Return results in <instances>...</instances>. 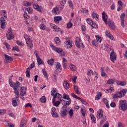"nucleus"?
<instances>
[{
  "label": "nucleus",
  "instance_id": "f257e3e1",
  "mask_svg": "<svg viewBox=\"0 0 127 127\" xmlns=\"http://www.w3.org/2000/svg\"><path fill=\"white\" fill-rule=\"evenodd\" d=\"M9 84L10 87L14 88V92L16 97H14V98L18 99L20 96L19 91H18V88L20 87V86H19L20 85V82L16 81V83H14L12 82V80H11V79L9 78Z\"/></svg>",
  "mask_w": 127,
  "mask_h": 127
},
{
  "label": "nucleus",
  "instance_id": "f03ea898",
  "mask_svg": "<svg viewBox=\"0 0 127 127\" xmlns=\"http://www.w3.org/2000/svg\"><path fill=\"white\" fill-rule=\"evenodd\" d=\"M119 105L121 108L122 111L127 110V103L126 100H120L119 102Z\"/></svg>",
  "mask_w": 127,
  "mask_h": 127
},
{
  "label": "nucleus",
  "instance_id": "7ed1b4c3",
  "mask_svg": "<svg viewBox=\"0 0 127 127\" xmlns=\"http://www.w3.org/2000/svg\"><path fill=\"white\" fill-rule=\"evenodd\" d=\"M52 47L54 51H56V52H57V53L61 54V56H64V55H65V53H64V51H63V49L60 48H57L55 46H52Z\"/></svg>",
  "mask_w": 127,
  "mask_h": 127
},
{
  "label": "nucleus",
  "instance_id": "20e7f679",
  "mask_svg": "<svg viewBox=\"0 0 127 127\" xmlns=\"http://www.w3.org/2000/svg\"><path fill=\"white\" fill-rule=\"evenodd\" d=\"M63 98V96L61 95L60 93H58L55 95H54V97L52 100L53 104H54L55 103V101H56V98L59 99V100H60V102H64V103H65V100L64 99H61Z\"/></svg>",
  "mask_w": 127,
  "mask_h": 127
},
{
  "label": "nucleus",
  "instance_id": "39448f33",
  "mask_svg": "<svg viewBox=\"0 0 127 127\" xmlns=\"http://www.w3.org/2000/svg\"><path fill=\"white\" fill-rule=\"evenodd\" d=\"M11 28H9L6 33V37L8 40H11L14 38V36L12 34V31H11Z\"/></svg>",
  "mask_w": 127,
  "mask_h": 127
},
{
  "label": "nucleus",
  "instance_id": "423d86ee",
  "mask_svg": "<svg viewBox=\"0 0 127 127\" xmlns=\"http://www.w3.org/2000/svg\"><path fill=\"white\" fill-rule=\"evenodd\" d=\"M127 89H123L120 92H117L116 94L118 95V97L119 98H122L123 97H125L126 96V94H127Z\"/></svg>",
  "mask_w": 127,
  "mask_h": 127
},
{
  "label": "nucleus",
  "instance_id": "0eeeda50",
  "mask_svg": "<svg viewBox=\"0 0 127 127\" xmlns=\"http://www.w3.org/2000/svg\"><path fill=\"white\" fill-rule=\"evenodd\" d=\"M4 55L5 56V63H10V62H12V61H13V59H12V57H10L6 54H4Z\"/></svg>",
  "mask_w": 127,
  "mask_h": 127
},
{
  "label": "nucleus",
  "instance_id": "6e6552de",
  "mask_svg": "<svg viewBox=\"0 0 127 127\" xmlns=\"http://www.w3.org/2000/svg\"><path fill=\"white\" fill-rule=\"evenodd\" d=\"M110 59L111 61H113V62H114V61L117 59V55L114 50H112V52L110 53Z\"/></svg>",
  "mask_w": 127,
  "mask_h": 127
},
{
  "label": "nucleus",
  "instance_id": "1a4fd4ad",
  "mask_svg": "<svg viewBox=\"0 0 127 127\" xmlns=\"http://www.w3.org/2000/svg\"><path fill=\"white\" fill-rule=\"evenodd\" d=\"M56 71L57 73H60L61 71H62V68L61 67V64H60V63H57V64H56Z\"/></svg>",
  "mask_w": 127,
  "mask_h": 127
},
{
  "label": "nucleus",
  "instance_id": "9d476101",
  "mask_svg": "<svg viewBox=\"0 0 127 127\" xmlns=\"http://www.w3.org/2000/svg\"><path fill=\"white\" fill-rule=\"evenodd\" d=\"M20 95L21 96H24V95H26V88L24 87H20Z\"/></svg>",
  "mask_w": 127,
  "mask_h": 127
},
{
  "label": "nucleus",
  "instance_id": "9b49d317",
  "mask_svg": "<svg viewBox=\"0 0 127 127\" xmlns=\"http://www.w3.org/2000/svg\"><path fill=\"white\" fill-rule=\"evenodd\" d=\"M104 116V114H103V110L102 109H99V111L97 112V118L98 119H101L103 116Z\"/></svg>",
  "mask_w": 127,
  "mask_h": 127
},
{
  "label": "nucleus",
  "instance_id": "f8f14e48",
  "mask_svg": "<svg viewBox=\"0 0 127 127\" xmlns=\"http://www.w3.org/2000/svg\"><path fill=\"white\" fill-rule=\"evenodd\" d=\"M75 45L77 48H81V45H80V42L81 41V39L79 38V37H76L75 38Z\"/></svg>",
  "mask_w": 127,
  "mask_h": 127
},
{
  "label": "nucleus",
  "instance_id": "ddd939ff",
  "mask_svg": "<svg viewBox=\"0 0 127 127\" xmlns=\"http://www.w3.org/2000/svg\"><path fill=\"white\" fill-rule=\"evenodd\" d=\"M102 18L105 24H108V23L107 22V20L108 19V15L106 14L105 11H103L102 13Z\"/></svg>",
  "mask_w": 127,
  "mask_h": 127
},
{
  "label": "nucleus",
  "instance_id": "4468645a",
  "mask_svg": "<svg viewBox=\"0 0 127 127\" xmlns=\"http://www.w3.org/2000/svg\"><path fill=\"white\" fill-rule=\"evenodd\" d=\"M105 34L107 37H108V38H110V39H111V40H115V38H114V36H113V35L111 34V33H110V31H106Z\"/></svg>",
  "mask_w": 127,
  "mask_h": 127
},
{
  "label": "nucleus",
  "instance_id": "2eb2a0df",
  "mask_svg": "<svg viewBox=\"0 0 127 127\" xmlns=\"http://www.w3.org/2000/svg\"><path fill=\"white\" fill-rule=\"evenodd\" d=\"M17 102H18V98H13L12 99V106H13V107H17V106H18V104H17Z\"/></svg>",
  "mask_w": 127,
  "mask_h": 127
},
{
  "label": "nucleus",
  "instance_id": "dca6fc26",
  "mask_svg": "<svg viewBox=\"0 0 127 127\" xmlns=\"http://www.w3.org/2000/svg\"><path fill=\"white\" fill-rule=\"evenodd\" d=\"M108 25L111 29H113V30H115V25H114V22H113V21L111 19H110L108 21Z\"/></svg>",
  "mask_w": 127,
  "mask_h": 127
},
{
  "label": "nucleus",
  "instance_id": "f3484780",
  "mask_svg": "<svg viewBox=\"0 0 127 127\" xmlns=\"http://www.w3.org/2000/svg\"><path fill=\"white\" fill-rule=\"evenodd\" d=\"M60 115L62 117H66V116L68 115V111L67 109H63V110L61 111Z\"/></svg>",
  "mask_w": 127,
  "mask_h": 127
},
{
  "label": "nucleus",
  "instance_id": "a211bd4d",
  "mask_svg": "<svg viewBox=\"0 0 127 127\" xmlns=\"http://www.w3.org/2000/svg\"><path fill=\"white\" fill-rule=\"evenodd\" d=\"M58 93V90L57 88H53L51 92V95L54 97V95H56Z\"/></svg>",
  "mask_w": 127,
  "mask_h": 127
},
{
  "label": "nucleus",
  "instance_id": "6ab92c4d",
  "mask_svg": "<svg viewBox=\"0 0 127 127\" xmlns=\"http://www.w3.org/2000/svg\"><path fill=\"white\" fill-rule=\"evenodd\" d=\"M115 82H116L115 79L110 78L108 80H107V84L108 85H111V84H115Z\"/></svg>",
  "mask_w": 127,
  "mask_h": 127
},
{
  "label": "nucleus",
  "instance_id": "aec40b11",
  "mask_svg": "<svg viewBox=\"0 0 127 127\" xmlns=\"http://www.w3.org/2000/svg\"><path fill=\"white\" fill-rule=\"evenodd\" d=\"M26 124H27V121H26V120H22L20 124V127H24V126H26Z\"/></svg>",
  "mask_w": 127,
  "mask_h": 127
},
{
  "label": "nucleus",
  "instance_id": "412c9836",
  "mask_svg": "<svg viewBox=\"0 0 127 127\" xmlns=\"http://www.w3.org/2000/svg\"><path fill=\"white\" fill-rule=\"evenodd\" d=\"M55 41L57 46H59V45L61 44V41H60V39H59L58 37H56L55 39Z\"/></svg>",
  "mask_w": 127,
  "mask_h": 127
},
{
  "label": "nucleus",
  "instance_id": "4be33fe9",
  "mask_svg": "<svg viewBox=\"0 0 127 127\" xmlns=\"http://www.w3.org/2000/svg\"><path fill=\"white\" fill-rule=\"evenodd\" d=\"M102 95H103V93L102 92H98L97 95L95 97V100H100V99H101V97H102Z\"/></svg>",
  "mask_w": 127,
  "mask_h": 127
},
{
  "label": "nucleus",
  "instance_id": "5701e85b",
  "mask_svg": "<svg viewBox=\"0 0 127 127\" xmlns=\"http://www.w3.org/2000/svg\"><path fill=\"white\" fill-rule=\"evenodd\" d=\"M26 42L28 47H29V48H32V47H33L32 45V41H31V40L27 41Z\"/></svg>",
  "mask_w": 127,
  "mask_h": 127
},
{
  "label": "nucleus",
  "instance_id": "b1692460",
  "mask_svg": "<svg viewBox=\"0 0 127 127\" xmlns=\"http://www.w3.org/2000/svg\"><path fill=\"white\" fill-rule=\"evenodd\" d=\"M63 86L66 90H68L69 88V83H68V82L66 81H64V82L63 83Z\"/></svg>",
  "mask_w": 127,
  "mask_h": 127
},
{
  "label": "nucleus",
  "instance_id": "393cba45",
  "mask_svg": "<svg viewBox=\"0 0 127 127\" xmlns=\"http://www.w3.org/2000/svg\"><path fill=\"white\" fill-rule=\"evenodd\" d=\"M103 101L105 105L106 106V108H107L108 109H110V106L109 105V101H108V100H107V99L106 98H103Z\"/></svg>",
  "mask_w": 127,
  "mask_h": 127
},
{
  "label": "nucleus",
  "instance_id": "a878e982",
  "mask_svg": "<svg viewBox=\"0 0 127 127\" xmlns=\"http://www.w3.org/2000/svg\"><path fill=\"white\" fill-rule=\"evenodd\" d=\"M90 117H91V121H92V123H93V124H96V123H97V121L96 120V118L95 117V115H94V114L91 113L90 114Z\"/></svg>",
  "mask_w": 127,
  "mask_h": 127
},
{
  "label": "nucleus",
  "instance_id": "bb28decb",
  "mask_svg": "<svg viewBox=\"0 0 127 127\" xmlns=\"http://www.w3.org/2000/svg\"><path fill=\"white\" fill-rule=\"evenodd\" d=\"M37 59L38 66H39V65H41V64H44V63H43V61H42V59L40 58V57H38Z\"/></svg>",
  "mask_w": 127,
  "mask_h": 127
},
{
  "label": "nucleus",
  "instance_id": "cd10ccee",
  "mask_svg": "<svg viewBox=\"0 0 127 127\" xmlns=\"http://www.w3.org/2000/svg\"><path fill=\"white\" fill-rule=\"evenodd\" d=\"M73 89H74L75 93H76V94H77L78 95H80V94H81L80 91H79V88L78 87V86L74 85H73Z\"/></svg>",
  "mask_w": 127,
  "mask_h": 127
},
{
  "label": "nucleus",
  "instance_id": "c85d7f7f",
  "mask_svg": "<svg viewBox=\"0 0 127 127\" xmlns=\"http://www.w3.org/2000/svg\"><path fill=\"white\" fill-rule=\"evenodd\" d=\"M47 63L49 64V65H50V66H53L54 64V59H52L48 60Z\"/></svg>",
  "mask_w": 127,
  "mask_h": 127
},
{
  "label": "nucleus",
  "instance_id": "c756f323",
  "mask_svg": "<svg viewBox=\"0 0 127 127\" xmlns=\"http://www.w3.org/2000/svg\"><path fill=\"white\" fill-rule=\"evenodd\" d=\"M26 76L29 78L30 77V68L28 67L26 70Z\"/></svg>",
  "mask_w": 127,
  "mask_h": 127
},
{
  "label": "nucleus",
  "instance_id": "7c9ffc66",
  "mask_svg": "<svg viewBox=\"0 0 127 127\" xmlns=\"http://www.w3.org/2000/svg\"><path fill=\"white\" fill-rule=\"evenodd\" d=\"M107 120V117H106V116H103V117L101 118V121L100 122V124L101 125H102V124H104L105 123V122H106Z\"/></svg>",
  "mask_w": 127,
  "mask_h": 127
},
{
  "label": "nucleus",
  "instance_id": "2f4dec72",
  "mask_svg": "<svg viewBox=\"0 0 127 127\" xmlns=\"http://www.w3.org/2000/svg\"><path fill=\"white\" fill-rule=\"evenodd\" d=\"M62 17L61 16H56L54 17L55 22H58V21L61 20Z\"/></svg>",
  "mask_w": 127,
  "mask_h": 127
},
{
  "label": "nucleus",
  "instance_id": "473e14b6",
  "mask_svg": "<svg viewBox=\"0 0 127 127\" xmlns=\"http://www.w3.org/2000/svg\"><path fill=\"white\" fill-rule=\"evenodd\" d=\"M70 69L71 71H76L77 68L76 67V66L73 64H70V65L69 66Z\"/></svg>",
  "mask_w": 127,
  "mask_h": 127
},
{
  "label": "nucleus",
  "instance_id": "72a5a7b5",
  "mask_svg": "<svg viewBox=\"0 0 127 127\" xmlns=\"http://www.w3.org/2000/svg\"><path fill=\"white\" fill-rule=\"evenodd\" d=\"M25 10H27L28 13L31 14L32 12H33V10L32 9V7H28L25 9Z\"/></svg>",
  "mask_w": 127,
  "mask_h": 127
},
{
  "label": "nucleus",
  "instance_id": "f704fd0d",
  "mask_svg": "<svg viewBox=\"0 0 127 127\" xmlns=\"http://www.w3.org/2000/svg\"><path fill=\"white\" fill-rule=\"evenodd\" d=\"M116 83L117 85H120V86H125L126 85V83L124 82V81H117Z\"/></svg>",
  "mask_w": 127,
  "mask_h": 127
},
{
  "label": "nucleus",
  "instance_id": "c9c22d12",
  "mask_svg": "<svg viewBox=\"0 0 127 127\" xmlns=\"http://www.w3.org/2000/svg\"><path fill=\"white\" fill-rule=\"evenodd\" d=\"M63 98L64 100H69L70 99V97H69V95H68V94H66V93H64L63 94Z\"/></svg>",
  "mask_w": 127,
  "mask_h": 127
},
{
  "label": "nucleus",
  "instance_id": "e433bc0d",
  "mask_svg": "<svg viewBox=\"0 0 127 127\" xmlns=\"http://www.w3.org/2000/svg\"><path fill=\"white\" fill-rule=\"evenodd\" d=\"M40 101L41 103H46V97L45 96H42L40 99Z\"/></svg>",
  "mask_w": 127,
  "mask_h": 127
},
{
  "label": "nucleus",
  "instance_id": "4c0bfd02",
  "mask_svg": "<svg viewBox=\"0 0 127 127\" xmlns=\"http://www.w3.org/2000/svg\"><path fill=\"white\" fill-rule=\"evenodd\" d=\"M64 43H65V44H66V45H69V46L68 47V48H71L72 47V43H71V42H70V40L65 41L64 42Z\"/></svg>",
  "mask_w": 127,
  "mask_h": 127
},
{
  "label": "nucleus",
  "instance_id": "58836bf2",
  "mask_svg": "<svg viewBox=\"0 0 127 127\" xmlns=\"http://www.w3.org/2000/svg\"><path fill=\"white\" fill-rule=\"evenodd\" d=\"M6 22H0V27L1 29H4L5 28V25H6Z\"/></svg>",
  "mask_w": 127,
  "mask_h": 127
},
{
  "label": "nucleus",
  "instance_id": "ea45409f",
  "mask_svg": "<svg viewBox=\"0 0 127 127\" xmlns=\"http://www.w3.org/2000/svg\"><path fill=\"white\" fill-rule=\"evenodd\" d=\"M15 50V51H17V52H19L20 50H19V48L17 46H15V47H13L12 49V51Z\"/></svg>",
  "mask_w": 127,
  "mask_h": 127
},
{
  "label": "nucleus",
  "instance_id": "a19ab883",
  "mask_svg": "<svg viewBox=\"0 0 127 127\" xmlns=\"http://www.w3.org/2000/svg\"><path fill=\"white\" fill-rule=\"evenodd\" d=\"M68 113L70 117H73V115H74V110L72 109H71L69 110V112H67V113Z\"/></svg>",
  "mask_w": 127,
  "mask_h": 127
},
{
  "label": "nucleus",
  "instance_id": "79ce46f5",
  "mask_svg": "<svg viewBox=\"0 0 127 127\" xmlns=\"http://www.w3.org/2000/svg\"><path fill=\"white\" fill-rule=\"evenodd\" d=\"M78 100H80L82 104H83V105L87 104V106H89V103H87V102L85 101L84 100L82 99L81 98H78Z\"/></svg>",
  "mask_w": 127,
  "mask_h": 127
},
{
  "label": "nucleus",
  "instance_id": "37998d69",
  "mask_svg": "<svg viewBox=\"0 0 127 127\" xmlns=\"http://www.w3.org/2000/svg\"><path fill=\"white\" fill-rule=\"evenodd\" d=\"M96 40L97 42H99V43H101V42H102V38L99 36V35H96Z\"/></svg>",
  "mask_w": 127,
  "mask_h": 127
},
{
  "label": "nucleus",
  "instance_id": "c03bdc74",
  "mask_svg": "<svg viewBox=\"0 0 127 127\" xmlns=\"http://www.w3.org/2000/svg\"><path fill=\"white\" fill-rule=\"evenodd\" d=\"M90 25L92 28H98V25H97L96 23L94 22Z\"/></svg>",
  "mask_w": 127,
  "mask_h": 127
},
{
  "label": "nucleus",
  "instance_id": "a18cd8bd",
  "mask_svg": "<svg viewBox=\"0 0 127 127\" xmlns=\"http://www.w3.org/2000/svg\"><path fill=\"white\" fill-rule=\"evenodd\" d=\"M87 75L92 77V76H93V71L91 69H88L87 72Z\"/></svg>",
  "mask_w": 127,
  "mask_h": 127
},
{
  "label": "nucleus",
  "instance_id": "49530a36",
  "mask_svg": "<svg viewBox=\"0 0 127 127\" xmlns=\"http://www.w3.org/2000/svg\"><path fill=\"white\" fill-rule=\"evenodd\" d=\"M24 37L25 39L26 42V41H29V40H30V38L27 35V34H24Z\"/></svg>",
  "mask_w": 127,
  "mask_h": 127
},
{
  "label": "nucleus",
  "instance_id": "de8ad7c7",
  "mask_svg": "<svg viewBox=\"0 0 127 127\" xmlns=\"http://www.w3.org/2000/svg\"><path fill=\"white\" fill-rule=\"evenodd\" d=\"M59 10V8L58 7H55L53 9V12H54V13H56L57 14V13H58Z\"/></svg>",
  "mask_w": 127,
  "mask_h": 127
},
{
  "label": "nucleus",
  "instance_id": "09e8293b",
  "mask_svg": "<svg viewBox=\"0 0 127 127\" xmlns=\"http://www.w3.org/2000/svg\"><path fill=\"white\" fill-rule=\"evenodd\" d=\"M115 91V89L114 88L112 87V86H110V89H107V91L108 92V93H112V92H114Z\"/></svg>",
  "mask_w": 127,
  "mask_h": 127
},
{
  "label": "nucleus",
  "instance_id": "8fccbe9b",
  "mask_svg": "<svg viewBox=\"0 0 127 127\" xmlns=\"http://www.w3.org/2000/svg\"><path fill=\"white\" fill-rule=\"evenodd\" d=\"M81 113L82 114V116L83 117L86 116V111L85 110V109H83V108H81Z\"/></svg>",
  "mask_w": 127,
  "mask_h": 127
},
{
  "label": "nucleus",
  "instance_id": "3c124183",
  "mask_svg": "<svg viewBox=\"0 0 127 127\" xmlns=\"http://www.w3.org/2000/svg\"><path fill=\"white\" fill-rule=\"evenodd\" d=\"M80 11L81 12H85V13H88V9L85 8H82L80 9Z\"/></svg>",
  "mask_w": 127,
  "mask_h": 127
},
{
  "label": "nucleus",
  "instance_id": "603ef678",
  "mask_svg": "<svg viewBox=\"0 0 127 127\" xmlns=\"http://www.w3.org/2000/svg\"><path fill=\"white\" fill-rule=\"evenodd\" d=\"M3 44L5 45L6 48L7 49V50H9L10 46L8 44V43H7L6 42H4Z\"/></svg>",
  "mask_w": 127,
  "mask_h": 127
},
{
  "label": "nucleus",
  "instance_id": "864d4df0",
  "mask_svg": "<svg viewBox=\"0 0 127 127\" xmlns=\"http://www.w3.org/2000/svg\"><path fill=\"white\" fill-rule=\"evenodd\" d=\"M16 44L18 45H19L20 46H24V44L22 43V42H21L18 40L16 41Z\"/></svg>",
  "mask_w": 127,
  "mask_h": 127
},
{
  "label": "nucleus",
  "instance_id": "5fc2aeb1",
  "mask_svg": "<svg viewBox=\"0 0 127 127\" xmlns=\"http://www.w3.org/2000/svg\"><path fill=\"white\" fill-rule=\"evenodd\" d=\"M87 23L89 24V25H91L92 23L94 22V21H93V20H91L90 19H87Z\"/></svg>",
  "mask_w": 127,
  "mask_h": 127
},
{
  "label": "nucleus",
  "instance_id": "6e6d98bb",
  "mask_svg": "<svg viewBox=\"0 0 127 127\" xmlns=\"http://www.w3.org/2000/svg\"><path fill=\"white\" fill-rule=\"evenodd\" d=\"M125 16H126V14L125 13H123L121 15V20H125Z\"/></svg>",
  "mask_w": 127,
  "mask_h": 127
},
{
  "label": "nucleus",
  "instance_id": "4d7b16f0",
  "mask_svg": "<svg viewBox=\"0 0 127 127\" xmlns=\"http://www.w3.org/2000/svg\"><path fill=\"white\" fill-rule=\"evenodd\" d=\"M92 44L95 47H98V43L96 41V40L92 41Z\"/></svg>",
  "mask_w": 127,
  "mask_h": 127
},
{
  "label": "nucleus",
  "instance_id": "13d9d810",
  "mask_svg": "<svg viewBox=\"0 0 127 127\" xmlns=\"http://www.w3.org/2000/svg\"><path fill=\"white\" fill-rule=\"evenodd\" d=\"M67 101L65 102V105L69 106L70 104H71V102L72 101V100H71L70 98H69V99H67Z\"/></svg>",
  "mask_w": 127,
  "mask_h": 127
},
{
  "label": "nucleus",
  "instance_id": "bf43d9fd",
  "mask_svg": "<svg viewBox=\"0 0 127 127\" xmlns=\"http://www.w3.org/2000/svg\"><path fill=\"white\" fill-rule=\"evenodd\" d=\"M52 116L55 118H58V117H59L58 114H57V113L56 112L52 113Z\"/></svg>",
  "mask_w": 127,
  "mask_h": 127
},
{
  "label": "nucleus",
  "instance_id": "052dcab7",
  "mask_svg": "<svg viewBox=\"0 0 127 127\" xmlns=\"http://www.w3.org/2000/svg\"><path fill=\"white\" fill-rule=\"evenodd\" d=\"M5 19H6V18L2 17L0 18V22H6V21H5Z\"/></svg>",
  "mask_w": 127,
  "mask_h": 127
},
{
  "label": "nucleus",
  "instance_id": "680f3d73",
  "mask_svg": "<svg viewBox=\"0 0 127 127\" xmlns=\"http://www.w3.org/2000/svg\"><path fill=\"white\" fill-rule=\"evenodd\" d=\"M68 4H69V6L71 8H73V2H72L71 0H69L68 1Z\"/></svg>",
  "mask_w": 127,
  "mask_h": 127
},
{
  "label": "nucleus",
  "instance_id": "e2e57ef3",
  "mask_svg": "<svg viewBox=\"0 0 127 127\" xmlns=\"http://www.w3.org/2000/svg\"><path fill=\"white\" fill-rule=\"evenodd\" d=\"M54 106H55L56 107H58V106L60 105L61 102L60 101H57L56 102H54Z\"/></svg>",
  "mask_w": 127,
  "mask_h": 127
},
{
  "label": "nucleus",
  "instance_id": "0e129e2a",
  "mask_svg": "<svg viewBox=\"0 0 127 127\" xmlns=\"http://www.w3.org/2000/svg\"><path fill=\"white\" fill-rule=\"evenodd\" d=\"M71 95L73 97V98L77 99V100H79V98H80V97H78L77 95H76V94H74V93H71Z\"/></svg>",
  "mask_w": 127,
  "mask_h": 127
},
{
  "label": "nucleus",
  "instance_id": "69168bd1",
  "mask_svg": "<svg viewBox=\"0 0 127 127\" xmlns=\"http://www.w3.org/2000/svg\"><path fill=\"white\" fill-rule=\"evenodd\" d=\"M40 29H42V30H45V26L44 24H41L40 25Z\"/></svg>",
  "mask_w": 127,
  "mask_h": 127
},
{
  "label": "nucleus",
  "instance_id": "338daca9",
  "mask_svg": "<svg viewBox=\"0 0 127 127\" xmlns=\"http://www.w3.org/2000/svg\"><path fill=\"white\" fill-rule=\"evenodd\" d=\"M43 73L45 77L47 79V78H48V76L47 75V72H46V71L43 70Z\"/></svg>",
  "mask_w": 127,
  "mask_h": 127
},
{
  "label": "nucleus",
  "instance_id": "774afa93",
  "mask_svg": "<svg viewBox=\"0 0 127 127\" xmlns=\"http://www.w3.org/2000/svg\"><path fill=\"white\" fill-rule=\"evenodd\" d=\"M30 4L31 3H30L28 1H26L25 3H24V6H30Z\"/></svg>",
  "mask_w": 127,
  "mask_h": 127
}]
</instances>
